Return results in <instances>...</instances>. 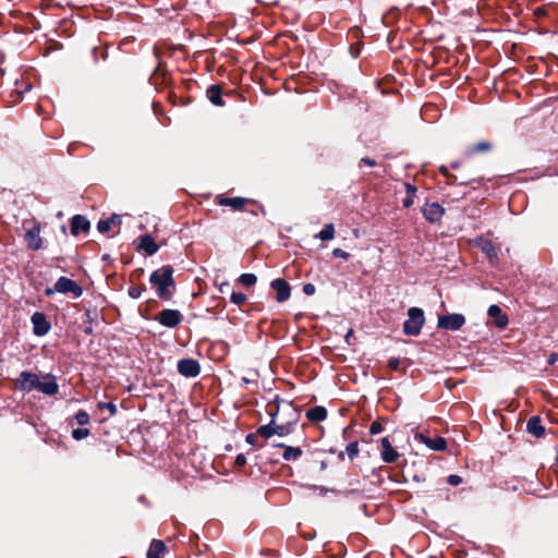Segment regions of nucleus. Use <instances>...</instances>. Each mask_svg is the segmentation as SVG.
Returning a JSON list of instances; mask_svg holds the SVG:
<instances>
[{"label":"nucleus","instance_id":"obj_8","mask_svg":"<svg viewBox=\"0 0 558 558\" xmlns=\"http://www.w3.org/2000/svg\"><path fill=\"white\" fill-rule=\"evenodd\" d=\"M178 373L186 378L197 377L201 373L198 361L192 357L181 359L177 364Z\"/></svg>","mask_w":558,"mask_h":558},{"label":"nucleus","instance_id":"obj_41","mask_svg":"<svg viewBox=\"0 0 558 558\" xmlns=\"http://www.w3.org/2000/svg\"><path fill=\"white\" fill-rule=\"evenodd\" d=\"M111 225L110 222L108 221V219H100L98 222H97V230L100 232V233H105V232H108L110 229H111Z\"/></svg>","mask_w":558,"mask_h":558},{"label":"nucleus","instance_id":"obj_9","mask_svg":"<svg viewBox=\"0 0 558 558\" xmlns=\"http://www.w3.org/2000/svg\"><path fill=\"white\" fill-rule=\"evenodd\" d=\"M150 83L155 86L156 89L168 87L171 83L170 74L166 68V63L159 61L156 69L154 70L150 78Z\"/></svg>","mask_w":558,"mask_h":558},{"label":"nucleus","instance_id":"obj_54","mask_svg":"<svg viewBox=\"0 0 558 558\" xmlns=\"http://www.w3.org/2000/svg\"><path fill=\"white\" fill-rule=\"evenodd\" d=\"M169 100L171 101V104H172L173 106H177V105L179 104V102H178V97H177V95H175V94H173V93H170V94H169Z\"/></svg>","mask_w":558,"mask_h":558},{"label":"nucleus","instance_id":"obj_53","mask_svg":"<svg viewBox=\"0 0 558 558\" xmlns=\"http://www.w3.org/2000/svg\"><path fill=\"white\" fill-rule=\"evenodd\" d=\"M56 292H58V290H54V286L52 288L48 287L44 291L46 296H52Z\"/></svg>","mask_w":558,"mask_h":558},{"label":"nucleus","instance_id":"obj_47","mask_svg":"<svg viewBox=\"0 0 558 558\" xmlns=\"http://www.w3.org/2000/svg\"><path fill=\"white\" fill-rule=\"evenodd\" d=\"M302 291L306 295H313L316 292V287L313 283H305Z\"/></svg>","mask_w":558,"mask_h":558},{"label":"nucleus","instance_id":"obj_17","mask_svg":"<svg viewBox=\"0 0 558 558\" xmlns=\"http://www.w3.org/2000/svg\"><path fill=\"white\" fill-rule=\"evenodd\" d=\"M487 315L490 319H493V324L495 327L504 329L508 326L509 318L507 314L502 312L499 305H490L487 310Z\"/></svg>","mask_w":558,"mask_h":558},{"label":"nucleus","instance_id":"obj_38","mask_svg":"<svg viewBox=\"0 0 558 558\" xmlns=\"http://www.w3.org/2000/svg\"><path fill=\"white\" fill-rule=\"evenodd\" d=\"M439 172L447 179V183L448 184H456L457 183V175L450 173L446 166H440L439 167Z\"/></svg>","mask_w":558,"mask_h":558},{"label":"nucleus","instance_id":"obj_57","mask_svg":"<svg viewBox=\"0 0 558 558\" xmlns=\"http://www.w3.org/2000/svg\"><path fill=\"white\" fill-rule=\"evenodd\" d=\"M450 167H451V169L457 170V169H459L461 167V162L460 161H453V162L450 163Z\"/></svg>","mask_w":558,"mask_h":558},{"label":"nucleus","instance_id":"obj_5","mask_svg":"<svg viewBox=\"0 0 558 558\" xmlns=\"http://www.w3.org/2000/svg\"><path fill=\"white\" fill-rule=\"evenodd\" d=\"M216 204L219 206H228L231 207L235 211H241L245 208L246 205H256V202L250 198L236 196V197H227L225 194H218L215 198Z\"/></svg>","mask_w":558,"mask_h":558},{"label":"nucleus","instance_id":"obj_34","mask_svg":"<svg viewBox=\"0 0 558 558\" xmlns=\"http://www.w3.org/2000/svg\"><path fill=\"white\" fill-rule=\"evenodd\" d=\"M85 315L87 317L88 325L84 326V333L90 336L94 332L93 323L96 320L97 314L96 313L93 314L90 311H86Z\"/></svg>","mask_w":558,"mask_h":558},{"label":"nucleus","instance_id":"obj_12","mask_svg":"<svg viewBox=\"0 0 558 558\" xmlns=\"http://www.w3.org/2000/svg\"><path fill=\"white\" fill-rule=\"evenodd\" d=\"M31 322L33 324V332L38 337L47 335L51 329V324L43 312H35Z\"/></svg>","mask_w":558,"mask_h":558},{"label":"nucleus","instance_id":"obj_36","mask_svg":"<svg viewBox=\"0 0 558 558\" xmlns=\"http://www.w3.org/2000/svg\"><path fill=\"white\" fill-rule=\"evenodd\" d=\"M74 417L80 426H85L89 423V414L85 410H78Z\"/></svg>","mask_w":558,"mask_h":558},{"label":"nucleus","instance_id":"obj_46","mask_svg":"<svg viewBox=\"0 0 558 558\" xmlns=\"http://www.w3.org/2000/svg\"><path fill=\"white\" fill-rule=\"evenodd\" d=\"M246 464V458L243 453H239L234 461V466L241 469Z\"/></svg>","mask_w":558,"mask_h":558},{"label":"nucleus","instance_id":"obj_26","mask_svg":"<svg viewBox=\"0 0 558 558\" xmlns=\"http://www.w3.org/2000/svg\"><path fill=\"white\" fill-rule=\"evenodd\" d=\"M167 547L161 539H153L147 550V558H162Z\"/></svg>","mask_w":558,"mask_h":558},{"label":"nucleus","instance_id":"obj_44","mask_svg":"<svg viewBox=\"0 0 558 558\" xmlns=\"http://www.w3.org/2000/svg\"><path fill=\"white\" fill-rule=\"evenodd\" d=\"M383 432V425L379 421H374L369 426V433L376 435Z\"/></svg>","mask_w":558,"mask_h":558},{"label":"nucleus","instance_id":"obj_14","mask_svg":"<svg viewBox=\"0 0 558 558\" xmlns=\"http://www.w3.org/2000/svg\"><path fill=\"white\" fill-rule=\"evenodd\" d=\"M270 288L276 291V300L279 303L286 302L291 295V287L289 282L282 278L274 279Z\"/></svg>","mask_w":558,"mask_h":558},{"label":"nucleus","instance_id":"obj_1","mask_svg":"<svg viewBox=\"0 0 558 558\" xmlns=\"http://www.w3.org/2000/svg\"><path fill=\"white\" fill-rule=\"evenodd\" d=\"M174 269L171 265H163L150 274L149 282L156 289L157 296L162 301H170L177 286L173 278Z\"/></svg>","mask_w":558,"mask_h":558},{"label":"nucleus","instance_id":"obj_10","mask_svg":"<svg viewBox=\"0 0 558 558\" xmlns=\"http://www.w3.org/2000/svg\"><path fill=\"white\" fill-rule=\"evenodd\" d=\"M445 213V208L437 202L425 203L422 207L423 217L430 223L440 222Z\"/></svg>","mask_w":558,"mask_h":558},{"label":"nucleus","instance_id":"obj_55","mask_svg":"<svg viewBox=\"0 0 558 558\" xmlns=\"http://www.w3.org/2000/svg\"><path fill=\"white\" fill-rule=\"evenodd\" d=\"M229 288H230V283L229 282H223V283L220 284L219 290H220V292L223 293V292H227L229 290Z\"/></svg>","mask_w":558,"mask_h":558},{"label":"nucleus","instance_id":"obj_24","mask_svg":"<svg viewBox=\"0 0 558 558\" xmlns=\"http://www.w3.org/2000/svg\"><path fill=\"white\" fill-rule=\"evenodd\" d=\"M206 96L213 105L217 107L225 106V101L222 99V87L219 84L210 85L206 90Z\"/></svg>","mask_w":558,"mask_h":558},{"label":"nucleus","instance_id":"obj_40","mask_svg":"<svg viewBox=\"0 0 558 558\" xmlns=\"http://www.w3.org/2000/svg\"><path fill=\"white\" fill-rule=\"evenodd\" d=\"M90 434L88 428H75L72 430V437L75 440H82Z\"/></svg>","mask_w":558,"mask_h":558},{"label":"nucleus","instance_id":"obj_39","mask_svg":"<svg viewBox=\"0 0 558 558\" xmlns=\"http://www.w3.org/2000/svg\"><path fill=\"white\" fill-rule=\"evenodd\" d=\"M97 408L108 410L111 416H114L118 412L117 405L113 402H99Z\"/></svg>","mask_w":558,"mask_h":558},{"label":"nucleus","instance_id":"obj_33","mask_svg":"<svg viewBox=\"0 0 558 558\" xmlns=\"http://www.w3.org/2000/svg\"><path fill=\"white\" fill-rule=\"evenodd\" d=\"M145 291H146V286L144 283L132 284L128 289V294L132 299H140L142 293Z\"/></svg>","mask_w":558,"mask_h":558},{"label":"nucleus","instance_id":"obj_51","mask_svg":"<svg viewBox=\"0 0 558 558\" xmlns=\"http://www.w3.org/2000/svg\"><path fill=\"white\" fill-rule=\"evenodd\" d=\"M111 226H120L122 223V218L120 215L113 214L111 217L107 218Z\"/></svg>","mask_w":558,"mask_h":558},{"label":"nucleus","instance_id":"obj_21","mask_svg":"<svg viewBox=\"0 0 558 558\" xmlns=\"http://www.w3.org/2000/svg\"><path fill=\"white\" fill-rule=\"evenodd\" d=\"M90 229L89 220L83 215H75L71 219V233L78 235L80 233H87Z\"/></svg>","mask_w":558,"mask_h":558},{"label":"nucleus","instance_id":"obj_16","mask_svg":"<svg viewBox=\"0 0 558 558\" xmlns=\"http://www.w3.org/2000/svg\"><path fill=\"white\" fill-rule=\"evenodd\" d=\"M38 376L31 372H22L16 379V386L23 391H32L38 387Z\"/></svg>","mask_w":558,"mask_h":558},{"label":"nucleus","instance_id":"obj_11","mask_svg":"<svg viewBox=\"0 0 558 558\" xmlns=\"http://www.w3.org/2000/svg\"><path fill=\"white\" fill-rule=\"evenodd\" d=\"M24 240L27 248L32 251H39L43 247V239L40 236V223L34 221L33 227L26 230Z\"/></svg>","mask_w":558,"mask_h":558},{"label":"nucleus","instance_id":"obj_45","mask_svg":"<svg viewBox=\"0 0 558 558\" xmlns=\"http://www.w3.org/2000/svg\"><path fill=\"white\" fill-rule=\"evenodd\" d=\"M144 274V269L143 268H136L134 269L131 274H130V281L131 282H135L137 280L141 279V277L143 276Z\"/></svg>","mask_w":558,"mask_h":558},{"label":"nucleus","instance_id":"obj_59","mask_svg":"<svg viewBox=\"0 0 558 558\" xmlns=\"http://www.w3.org/2000/svg\"><path fill=\"white\" fill-rule=\"evenodd\" d=\"M154 54L156 56L157 59L160 58V52L157 48L154 49Z\"/></svg>","mask_w":558,"mask_h":558},{"label":"nucleus","instance_id":"obj_30","mask_svg":"<svg viewBox=\"0 0 558 558\" xmlns=\"http://www.w3.org/2000/svg\"><path fill=\"white\" fill-rule=\"evenodd\" d=\"M359 452H360L359 442L355 440V441L348 444L344 451H340L338 453V459L340 461H343L344 457L347 454L350 460H354L359 456Z\"/></svg>","mask_w":558,"mask_h":558},{"label":"nucleus","instance_id":"obj_60","mask_svg":"<svg viewBox=\"0 0 558 558\" xmlns=\"http://www.w3.org/2000/svg\"><path fill=\"white\" fill-rule=\"evenodd\" d=\"M242 381H243V384H244L245 386H246V385H248V384L251 383V380H250V379H247L246 377H243V378H242Z\"/></svg>","mask_w":558,"mask_h":558},{"label":"nucleus","instance_id":"obj_28","mask_svg":"<svg viewBox=\"0 0 558 558\" xmlns=\"http://www.w3.org/2000/svg\"><path fill=\"white\" fill-rule=\"evenodd\" d=\"M276 446L284 449L282 458L286 461L298 460L303 454L300 447L286 446L284 444H278Z\"/></svg>","mask_w":558,"mask_h":558},{"label":"nucleus","instance_id":"obj_25","mask_svg":"<svg viewBox=\"0 0 558 558\" xmlns=\"http://www.w3.org/2000/svg\"><path fill=\"white\" fill-rule=\"evenodd\" d=\"M327 409L323 405H315L306 411V418L310 422L318 423L327 418Z\"/></svg>","mask_w":558,"mask_h":558},{"label":"nucleus","instance_id":"obj_13","mask_svg":"<svg viewBox=\"0 0 558 558\" xmlns=\"http://www.w3.org/2000/svg\"><path fill=\"white\" fill-rule=\"evenodd\" d=\"M495 145L490 141H480L477 143L469 145L464 149V157L468 159L473 158L476 155L489 154L494 149Z\"/></svg>","mask_w":558,"mask_h":558},{"label":"nucleus","instance_id":"obj_43","mask_svg":"<svg viewBox=\"0 0 558 558\" xmlns=\"http://www.w3.org/2000/svg\"><path fill=\"white\" fill-rule=\"evenodd\" d=\"M463 482L462 477L460 475H457V474H450L448 477H447V483L451 486H458L460 485L461 483Z\"/></svg>","mask_w":558,"mask_h":558},{"label":"nucleus","instance_id":"obj_29","mask_svg":"<svg viewBox=\"0 0 558 558\" xmlns=\"http://www.w3.org/2000/svg\"><path fill=\"white\" fill-rule=\"evenodd\" d=\"M280 402H283V400H281L279 398V396H277L274 401H270L266 404V412L270 416L269 423H271V424L277 423V417H278L279 409H280Z\"/></svg>","mask_w":558,"mask_h":558},{"label":"nucleus","instance_id":"obj_31","mask_svg":"<svg viewBox=\"0 0 558 558\" xmlns=\"http://www.w3.org/2000/svg\"><path fill=\"white\" fill-rule=\"evenodd\" d=\"M318 238L322 241H329L335 238V227L332 223H327L324 226V228L318 233Z\"/></svg>","mask_w":558,"mask_h":558},{"label":"nucleus","instance_id":"obj_2","mask_svg":"<svg viewBox=\"0 0 558 558\" xmlns=\"http://www.w3.org/2000/svg\"><path fill=\"white\" fill-rule=\"evenodd\" d=\"M424 324V311L420 307H410L408 310V319L403 323V333L407 336H418Z\"/></svg>","mask_w":558,"mask_h":558},{"label":"nucleus","instance_id":"obj_35","mask_svg":"<svg viewBox=\"0 0 558 558\" xmlns=\"http://www.w3.org/2000/svg\"><path fill=\"white\" fill-rule=\"evenodd\" d=\"M257 277L254 274H242L239 277V282L245 287H252L256 283Z\"/></svg>","mask_w":558,"mask_h":558},{"label":"nucleus","instance_id":"obj_56","mask_svg":"<svg viewBox=\"0 0 558 558\" xmlns=\"http://www.w3.org/2000/svg\"><path fill=\"white\" fill-rule=\"evenodd\" d=\"M558 359V355L556 353H553L549 357H548V364L549 365H553Z\"/></svg>","mask_w":558,"mask_h":558},{"label":"nucleus","instance_id":"obj_7","mask_svg":"<svg viewBox=\"0 0 558 558\" xmlns=\"http://www.w3.org/2000/svg\"><path fill=\"white\" fill-rule=\"evenodd\" d=\"M54 290L62 294H72L74 298H80L83 294V288L74 280L68 277H60L54 283Z\"/></svg>","mask_w":558,"mask_h":558},{"label":"nucleus","instance_id":"obj_58","mask_svg":"<svg viewBox=\"0 0 558 558\" xmlns=\"http://www.w3.org/2000/svg\"><path fill=\"white\" fill-rule=\"evenodd\" d=\"M352 335H353V330H352V329H350V330L348 331V333L345 335V340L348 341V340H349V338H350Z\"/></svg>","mask_w":558,"mask_h":558},{"label":"nucleus","instance_id":"obj_52","mask_svg":"<svg viewBox=\"0 0 558 558\" xmlns=\"http://www.w3.org/2000/svg\"><path fill=\"white\" fill-rule=\"evenodd\" d=\"M257 436H258V434H256V433H250L246 435L245 441L252 446H255Z\"/></svg>","mask_w":558,"mask_h":558},{"label":"nucleus","instance_id":"obj_3","mask_svg":"<svg viewBox=\"0 0 558 558\" xmlns=\"http://www.w3.org/2000/svg\"><path fill=\"white\" fill-rule=\"evenodd\" d=\"M287 411H291L292 420H288L284 423H275L274 429L275 435H278L280 437L288 436L291 433H293L295 425L300 418V411L293 407L292 402H288L286 405Z\"/></svg>","mask_w":558,"mask_h":558},{"label":"nucleus","instance_id":"obj_27","mask_svg":"<svg viewBox=\"0 0 558 558\" xmlns=\"http://www.w3.org/2000/svg\"><path fill=\"white\" fill-rule=\"evenodd\" d=\"M403 185H404V190H405V197L402 199V205L404 208H410L414 204V198L417 193V187H416V185H414L410 182H404Z\"/></svg>","mask_w":558,"mask_h":558},{"label":"nucleus","instance_id":"obj_18","mask_svg":"<svg viewBox=\"0 0 558 558\" xmlns=\"http://www.w3.org/2000/svg\"><path fill=\"white\" fill-rule=\"evenodd\" d=\"M44 381L38 380L37 390L47 396H54L59 391V385L56 381V377L48 373L43 376Z\"/></svg>","mask_w":558,"mask_h":558},{"label":"nucleus","instance_id":"obj_4","mask_svg":"<svg viewBox=\"0 0 558 558\" xmlns=\"http://www.w3.org/2000/svg\"><path fill=\"white\" fill-rule=\"evenodd\" d=\"M154 319L163 327L175 328L182 323L183 315L178 310L165 308L159 312Z\"/></svg>","mask_w":558,"mask_h":558},{"label":"nucleus","instance_id":"obj_20","mask_svg":"<svg viewBox=\"0 0 558 558\" xmlns=\"http://www.w3.org/2000/svg\"><path fill=\"white\" fill-rule=\"evenodd\" d=\"M416 438L434 451H445L447 449V440L441 436L430 438L423 434H417Z\"/></svg>","mask_w":558,"mask_h":558},{"label":"nucleus","instance_id":"obj_37","mask_svg":"<svg viewBox=\"0 0 558 558\" xmlns=\"http://www.w3.org/2000/svg\"><path fill=\"white\" fill-rule=\"evenodd\" d=\"M230 300L233 304L241 306L246 301V295L242 292H232L230 295Z\"/></svg>","mask_w":558,"mask_h":558},{"label":"nucleus","instance_id":"obj_6","mask_svg":"<svg viewBox=\"0 0 558 558\" xmlns=\"http://www.w3.org/2000/svg\"><path fill=\"white\" fill-rule=\"evenodd\" d=\"M465 324V317L462 314L453 313L438 317L437 327L439 329L456 331Z\"/></svg>","mask_w":558,"mask_h":558},{"label":"nucleus","instance_id":"obj_48","mask_svg":"<svg viewBox=\"0 0 558 558\" xmlns=\"http://www.w3.org/2000/svg\"><path fill=\"white\" fill-rule=\"evenodd\" d=\"M400 360L399 357H390L388 361V367L391 371H399Z\"/></svg>","mask_w":558,"mask_h":558},{"label":"nucleus","instance_id":"obj_22","mask_svg":"<svg viewBox=\"0 0 558 558\" xmlns=\"http://www.w3.org/2000/svg\"><path fill=\"white\" fill-rule=\"evenodd\" d=\"M526 430L536 438L545 436V427L542 425V418L538 415L530 417L526 423Z\"/></svg>","mask_w":558,"mask_h":558},{"label":"nucleus","instance_id":"obj_15","mask_svg":"<svg viewBox=\"0 0 558 558\" xmlns=\"http://www.w3.org/2000/svg\"><path fill=\"white\" fill-rule=\"evenodd\" d=\"M475 245L487 256L492 265L497 262L498 252L492 240L480 236L475 240Z\"/></svg>","mask_w":558,"mask_h":558},{"label":"nucleus","instance_id":"obj_63","mask_svg":"<svg viewBox=\"0 0 558 558\" xmlns=\"http://www.w3.org/2000/svg\"><path fill=\"white\" fill-rule=\"evenodd\" d=\"M556 463H557V465H558V454L556 456Z\"/></svg>","mask_w":558,"mask_h":558},{"label":"nucleus","instance_id":"obj_62","mask_svg":"<svg viewBox=\"0 0 558 558\" xmlns=\"http://www.w3.org/2000/svg\"><path fill=\"white\" fill-rule=\"evenodd\" d=\"M289 420H292L291 411H288Z\"/></svg>","mask_w":558,"mask_h":558},{"label":"nucleus","instance_id":"obj_42","mask_svg":"<svg viewBox=\"0 0 558 558\" xmlns=\"http://www.w3.org/2000/svg\"><path fill=\"white\" fill-rule=\"evenodd\" d=\"M332 255L338 258H342L344 260H348L350 258V254L345 251H343L340 247H336L332 250Z\"/></svg>","mask_w":558,"mask_h":558},{"label":"nucleus","instance_id":"obj_23","mask_svg":"<svg viewBox=\"0 0 558 558\" xmlns=\"http://www.w3.org/2000/svg\"><path fill=\"white\" fill-rule=\"evenodd\" d=\"M138 248L143 250L147 255L151 256L159 250V245L150 234L140 236Z\"/></svg>","mask_w":558,"mask_h":558},{"label":"nucleus","instance_id":"obj_50","mask_svg":"<svg viewBox=\"0 0 558 558\" xmlns=\"http://www.w3.org/2000/svg\"><path fill=\"white\" fill-rule=\"evenodd\" d=\"M547 14H548V10H547V8H546L545 5H543V7H538V8H536V9L534 10V15H535L536 17H538V19H539V17H544V16H546Z\"/></svg>","mask_w":558,"mask_h":558},{"label":"nucleus","instance_id":"obj_32","mask_svg":"<svg viewBox=\"0 0 558 558\" xmlns=\"http://www.w3.org/2000/svg\"><path fill=\"white\" fill-rule=\"evenodd\" d=\"M274 425L275 424H271V423L262 425L256 429V434H258V436H260L265 439H269L270 437H272L275 435Z\"/></svg>","mask_w":558,"mask_h":558},{"label":"nucleus","instance_id":"obj_61","mask_svg":"<svg viewBox=\"0 0 558 558\" xmlns=\"http://www.w3.org/2000/svg\"><path fill=\"white\" fill-rule=\"evenodd\" d=\"M109 258H110V256H109L108 254H105V255H102V258H101V259H102V260H108Z\"/></svg>","mask_w":558,"mask_h":558},{"label":"nucleus","instance_id":"obj_49","mask_svg":"<svg viewBox=\"0 0 558 558\" xmlns=\"http://www.w3.org/2000/svg\"><path fill=\"white\" fill-rule=\"evenodd\" d=\"M366 165L368 167H375L377 165L376 160L371 157H363L360 159L359 166Z\"/></svg>","mask_w":558,"mask_h":558},{"label":"nucleus","instance_id":"obj_19","mask_svg":"<svg viewBox=\"0 0 558 558\" xmlns=\"http://www.w3.org/2000/svg\"><path fill=\"white\" fill-rule=\"evenodd\" d=\"M381 445V460L386 463H395L400 457L399 452L392 447L388 437L380 439Z\"/></svg>","mask_w":558,"mask_h":558}]
</instances>
